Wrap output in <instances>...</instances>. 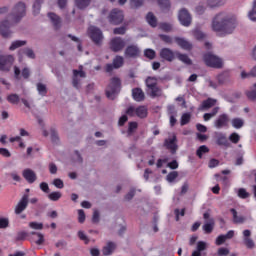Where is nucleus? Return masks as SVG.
I'll use <instances>...</instances> for the list:
<instances>
[{"label":"nucleus","mask_w":256,"mask_h":256,"mask_svg":"<svg viewBox=\"0 0 256 256\" xmlns=\"http://www.w3.org/2000/svg\"><path fill=\"white\" fill-rule=\"evenodd\" d=\"M239 25L237 16L233 13L222 11L217 13L211 22V29L218 37H227L233 35Z\"/></svg>","instance_id":"1"},{"label":"nucleus","mask_w":256,"mask_h":256,"mask_svg":"<svg viewBox=\"0 0 256 256\" xmlns=\"http://www.w3.org/2000/svg\"><path fill=\"white\" fill-rule=\"evenodd\" d=\"M27 15V6L23 2H18L12 8L10 15L7 20H3L0 22V34L5 39H9L11 35H13V31H11V25H15L23 19Z\"/></svg>","instance_id":"2"},{"label":"nucleus","mask_w":256,"mask_h":256,"mask_svg":"<svg viewBox=\"0 0 256 256\" xmlns=\"http://www.w3.org/2000/svg\"><path fill=\"white\" fill-rule=\"evenodd\" d=\"M203 61L207 67H212V69H223V59L211 52L203 55Z\"/></svg>","instance_id":"3"},{"label":"nucleus","mask_w":256,"mask_h":256,"mask_svg":"<svg viewBox=\"0 0 256 256\" xmlns=\"http://www.w3.org/2000/svg\"><path fill=\"white\" fill-rule=\"evenodd\" d=\"M121 91V80L119 78H112L109 86L106 89V96L108 99H115L117 94Z\"/></svg>","instance_id":"4"},{"label":"nucleus","mask_w":256,"mask_h":256,"mask_svg":"<svg viewBox=\"0 0 256 256\" xmlns=\"http://www.w3.org/2000/svg\"><path fill=\"white\" fill-rule=\"evenodd\" d=\"M146 87L150 91L151 97H161V88L157 87V78L148 77L146 79Z\"/></svg>","instance_id":"5"},{"label":"nucleus","mask_w":256,"mask_h":256,"mask_svg":"<svg viewBox=\"0 0 256 256\" xmlns=\"http://www.w3.org/2000/svg\"><path fill=\"white\" fill-rule=\"evenodd\" d=\"M88 36L92 39L95 45H101V43H103V32L95 26H90L88 28Z\"/></svg>","instance_id":"6"},{"label":"nucleus","mask_w":256,"mask_h":256,"mask_svg":"<svg viewBox=\"0 0 256 256\" xmlns=\"http://www.w3.org/2000/svg\"><path fill=\"white\" fill-rule=\"evenodd\" d=\"M127 115L130 117H139L140 119H145L147 117V107L145 106H130L127 111Z\"/></svg>","instance_id":"7"},{"label":"nucleus","mask_w":256,"mask_h":256,"mask_svg":"<svg viewBox=\"0 0 256 256\" xmlns=\"http://www.w3.org/2000/svg\"><path fill=\"white\" fill-rule=\"evenodd\" d=\"M13 63H15L13 55H0V71H11Z\"/></svg>","instance_id":"8"},{"label":"nucleus","mask_w":256,"mask_h":256,"mask_svg":"<svg viewBox=\"0 0 256 256\" xmlns=\"http://www.w3.org/2000/svg\"><path fill=\"white\" fill-rule=\"evenodd\" d=\"M124 19L125 15L123 14V11L117 8L113 9L108 15V21L112 23V25H120V23H123Z\"/></svg>","instance_id":"9"},{"label":"nucleus","mask_w":256,"mask_h":256,"mask_svg":"<svg viewBox=\"0 0 256 256\" xmlns=\"http://www.w3.org/2000/svg\"><path fill=\"white\" fill-rule=\"evenodd\" d=\"M231 122V118L228 114H220L214 121V127L216 129H225L229 127V123Z\"/></svg>","instance_id":"10"},{"label":"nucleus","mask_w":256,"mask_h":256,"mask_svg":"<svg viewBox=\"0 0 256 256\" xmlns=\"http://www.w3.org/2000/svg\"><path fill=\"white\" fill-rule=\"evenodd\" d=\"M124 55L126 59H135L141 55V50L138 45L132 44L126 47Z\"/></svg>","instance_id":"11"},{"label":"nucleus","mask_w":256,"mask_h":256,"mask_svg":"<svg viewBox=\"0 0 256 256\" xmlns=\"http://www.w3.org/2000/svg\"><path fill=\"white\" fill-rule=\"evenodd\" d=\"M178 19L181 25H183V27H189V25H191V21H192L191 14L185 8H182L179 11Z\"/></svg>","instance_id":"12"},{"label":"nucleus","mask_w":256,"mask_h":256,"mask_svg":"<svg viewBox=\"0 0 256 256\" xmlns=\"http://www.w3.org/2000/svg\"><path fill=\"white\" fill-rule=\"evenodd\" d=\"M110 49L114 51V53H119V51H123L125 49V40L121 37H115L110 41Z\"/></svg>","instance_id":"13"},{"label":"nucleus","mask_w":256,"mask_h":256,"mask_svg":"<svg viewBox=\"0 0 256 256\" xmlns=\"http://www.w3.org/2000/svg\"><path fill=\"white\" fill-rule=\"evenodd\" d=\"M28 205H29V195L24 194L15 207L16 215H21V213H23V211L27 209Z\"/></svg>","instance_id":"14"},{"label":"nucleus","mask_w":256,"mask_h":256,"mask_svg":"<svg viewBox=\"0 0 256 256\" xmlns=\"http://www.w3.org/2000/svg\"><path fill=\"white\" fill-rule=\"evenodd\" d=\"M165 147L171 151L172 154L177 153V136L175 134H171L169 138H167L164 142Z\"/></svg>","instance_id":"15"},{"label":"nucleus","mask_w":256,"mask_h":256,"mask_svg":"<svg viewBox=\"0 0 256 256\" xmlns=\"http://www.w3.org/2000/svg\"><path fill=\"white\" fill-rule=\"evenodd\" d=\"M124 63H125V59L123 58V56H116L113 59V63L112 64H107L106 65L107 73H111V71H113V69H121V66Z\"/></svg>","instance_id":"16"},{"label":"nucleus","mask_w":256,"mask_h":256,"mask_svg":"<svg viewBox=\"0 0 256 256\" xmlns=\"http://www.w3.org/2000/svg\"><path fill=\"white\" fill-rule=\"evenodd\" d=\"M79 77H81L82 79H85L86 77V74L81 67H80V70H73L72 84H73V87H75V89H79L81 87V79H79Z\"/></svg>","instance_id":"17"},{"label":"nucleus","mask_w":256,"mask_h":256,"mask_svg":"<svg viewBox=\"0 0 256 256\" xmlns=\"http://www.w3.org/2000/svg\"><path fill=\"white\" fill-rule=\"evenodd\" d=\"M22 176L26 179L27 183H35L37 181V174L29 168L23 170Z\"/></svg>","instance_id":"18"},{"label":"nucleus","mask_w":256,"mask_h":256,"mask_svg":"<svg viewBox=\"0 0 256 256\" xmlns=\"http://www.w3.org/2000/svg\"><path fill=\"white\" fill-rule=\"evenodd\" d=\"M160 57L161 59H164L165 61H173V59H175V53L169 49V48H163L160 51Z\"/></svg>","instance_id":"19"},{"label":"nucleus","mask_w":256,"mask_h":256,"mask_svg":"<svg viewBox=\"0 0 256 256\" xmlns=\"http://www.w3.org/2000/svg\"><path fill=\"white\" fill-rule=\"evenodd\" d=\"M217 105V99L208 98L207 100H204L199 107L200 111H207L211 109V107H215Z\"/></svg>","instance_id":"20"},{"label":"nucleus","mask_w":256,"mask_h":256,"mask_svg":"<svg viewBox=\"0 0 256 256\" xmlns=\"http://www.w3.org/2000/svg\"><path fill=\"white\" fill-rule=\"evenodd\" d=\"M235 236V231L230 230L227 232L226 235H220L216 238L215 244L216 245H223V243H225V241H227V239H233V237Z\"/></svg>","instance_id":"21"},{"label":"nucleus","mask_w":256,"mask_h":256,"mask_svg":"<svg viewBox=\"0 0 256 256\" xmlns=\"http://www.w3.org/2000/svg\"><path fill=\"white\" fill-rule=\"evenodd\" d=\"M216 143L221 147H226V148L231 147V142H229V139H227V136L223 133H219L217 135Z\"/></svg>","instance_id":"22"},{"label":"nucleus","mask_w":256,"mask_h":256,"mask_svg":"<svg viewBox=\"0 0 256 256\" xmlns=\"http://www.w3.org/2000/svg\"><path fill=\"white\" fill-rule=\"evenodd\" d=\"M243 236H244V245H246L248 249H253V247H255V242H253V239L249 238L251 237V230H244Z\"/></svg>","instance_id":"23"},{"label":"nucleus","mask_w":256,"mask_h":256,"mask_svg":"<svg viewBox=\"0 0 256 256\" xmlns=\"http://www.w3.org/2000/svg\"><path fill=\"white\" fill-rule=\"evenodd\" d=\"M202 229L204 233H213V229H215V219L210 218L204 222V225L202 226Z\"/></svg>","instance_id":"24"},{"label":"nucleus","mask_w":256,"mask_h":256,"mask_svg":"<svg viewBox=\"0 0 256 256\" xmlns=\"http://www.w3.org/2000/svg\"><path fill=\"white\" fill-rule=\"evenodd\" d=\"M132 97L134 101L141 102L145 100V93H143L141 88H134L132 90Z\"/></svg>","instance_id":"25"},{"label":"nucleus","mask_w":256,"mask_h":256,"mask_svg":"<svg viewBox=\"0 0 256 256\" xmlns=\"http://www.w3.org/2000/svg\"><path fill=\"white\" fill-rule=\"evenodd\" d=\"M175 42L177 43V45H179V47H181V49H185L186 51L191 50V48L193 47L190 42L187 41L185 38L176 37Z\"/></svg>","instance_id":"26"},{"label":"nucleus","mask_w":256,"mask_h":256,"mask_svg":"<svg viewBox=\"0 0 256 256\" xmlns=\"http://www.w3.org/2000/svg\"><path fill=\"white\" fill-rule=\"evenodd\" d=\"M206 5L210 9H217L218 7H223V5H225V0H206Z\"/></svg>","instance_id":"27"},{"label":"nucleus","mask_w":256,"mask_h":256,"mask_svg":"<svg viewBox=\"0 0 256 256\" xmlns=\"http://www.w3.org/2000/svg\"><path fill=\"white\" fill-rule=\"evenodd\" d=\"M19 57H23V55H26V57H28V59H35V51H33V49L31 48H23L21 50H19L18 52Z\"/></svg>","instance_id":"28"},{"label":"nucleus","mask_w":256,"mask_h":256,"mask_svg":"<svg viewBox=\"0 0 256 256\" xmlns=\"http://www.w3.org/2000/svg\"><path fill=\"white\" fill-rule=\"evenodd\" d=\"M48 17L56 29H59V27H61V18H59V16H57V14L49 13Z\"/></svg>","instance_id":"29"},{"label":"nucleus","mask_w":256,"mask_h":256,"mask_svg":"<svg viewBox=\"0 0 256 256\" xmlns=\"http://www.w3.org/2000/svg\"><path fill=\"white\" fill-rule=\"evenodd\" d=\"M116 247H117V245H115V243L108 242L102 250L103 255H111V253H113L115 251Z\"/></svg>","instance_id":"30"},{"label":"nucleus","mask_w":256,"mask_h":256,"mask_svg":"<svg viewBox=\"0 0 256 256\" xmlns=\"http://www.w3.org/2000/svg\"><path fill=\"white\" fill-rule=\"evenodd\" d=\"M6 101H8V103H10L11 105H19V101H21V98L19 97V94H9L6 97Z\"/></svg>","instance_id":"31"},{"label":"nucleus","mask_w":256,"mask_h":256,"mask_svg":"<svg viewBox=\"0 0 256 256\" xmlns=\"http://www.w3.org/2000/svg\"><path fill=\"white\" fill-rule=\"evenodd\" d=\"M146 21L150 25V27H156L157 26V17H155V14H153V12H149L146 15Z\"/></svg>","instance_id":"32"},{"label":"nucleus","mask_w":256,"mask_h":256,"mask_svg":"<svg viewBox=\"0 0 256 256\" xmlns=\"http://www.w3.org/2000/svg\"><path fill=\"white\" fill-rule=\"evenodd\" d=\"M231 125L234 129H241L243 125H245V120H243V118H233Z\"/></svg>","instance_id":"33"},{"label":"nucleus","mask_w":256,"mask_h":256,"mask_svg":"<svg viewBox=\"0 0 256 256\" xmlns=\"http://www.w3.org/2000/svg\"><path fill=\"white\" fill-rule=\"evenodd\" d=\"M24 45H27V41L25 40H16L13 41L9 47L10 51H15V49H19V47H24Z\"/></svg>","instance_id":"34"},{"label":"nucleus","mask_w":256,"mask_h":256,"mask_svg":"<svg viewBox=\"0 0 256 256\" xmlns=\"http://www.w3.org/2000/svg\"><path fill=\"white\" fill-rule=\"evenodd\" d=\"M230 212H231L232 215H233V221H234V223H239V224L245 223L246 218H245L244 216H238V215H237V210H235L234 208H232V209L230 210Z\"/></svg>","instance_id":"35"},{"label":"nucleus","mask_w":256,"mask_h":256,"mask_svg":"<svg viewBox=\"0 0 256 256\" xmlns=\"http://www.w3.org/2000/svg\"><path fill=\"white\" fill-rule=\"evenodd\" d=\"M36 89L38 91V94L41 95V97H45V95H47V85H45L41 82L37 83Z\"/></svg>","instance_id":"36"},{"label":"nucleus","mask_w":256,"mask_h":256,"mask_svg":"<svg viewBox=\"0 0 256 256\" xmlns=\"http://www.w3.org/2000/svg\"><path fill=\"white\" fill-rule=\"evenodd\" d=\"M246 95L250 101H256V83H254L251 89L246 92Z\"/></svg>","instance_id":"37"},{"label":"nucleus","mask_w":256,"mask_h":256,"mask_svg":"<svg viewBox=\"0 0 256 256\" xmlns=\"http://www.w3.org/2000/svg\"><path fill=\"white\" fill-rule=\"evenodd\" d=\"M78 9H87L91 5V0H75Z\"/></svg>","instance_id":"38"},{"label":"nucleus","mask_w":256,"mask_h":256,"mask_svg":"<svg viewBox=\"0 0 256 256\" xmlns=\"http://www.w3.org/2000/svg\"><path fill=\"white\" fill-rule=\"evenodd\" d=\"M176 57L179 59V61H182V63H185V65H191V58L187 56V54H181L176 53Z\"/></svg>","instance_id":"39"},{"label":"nucleus","mask_w":256,"mask_h":256,"mask_svg":"<svg viewBox=\"0 0 256 256\" xmlns=\"http://www.w3.org/2000/svg\"><path fill=\"white\" fill-rule=\"evenodd\" d=\"M217 113H219V107L213 108L212 112L204 114V121H210L211 119H213V117H215V115H217Z\"/></svg>","instance_id":"40"},{"label":"nucleus","mask_w":256,"mask_h":256,"mask_svg":"<svg viewBox=\"0 0 256 256\" xmlns=\"http://www.w3.org/2000/svg\"><path fill=\"white\" fill-rule=\"evenodd\" d=\"M248 18L250 21H256V0L252 3V9L248 12Z\"/></svg>","instance_id":"41"},{"label":"nucleus","mask_w":256,"mask_h":256,"mask_svg":"<svg viewBox=\"0 0 256 256\" xmlns=\"http://www.w3.org/2000/svg\"><path fill=\"white\" fill-rule=\"evenodd\" d=\"M228 139L231 143H234V145H237V143L241 141V136L237 134V132H233L232 134H230Z\"/></svg>","instance_id":"42"},{"label":"nucleus","mask_w":256,"mask_h":256,"mask_svg":"<svg viewBox=\"0 0 256 256\" xmlns=\"http://www.w3.org/2000/svg\"><path fill=\"white\" fill-rule=\"evenodd\" d=\"M204 153H209V148L205 145H202L198 148L196 155L201 159Z\"/></svg>","instance_id":"43"},{"label":"nucleus","mask_w":256,"mask_h":256,"mask_svg":"<svg viewBox=\"0 0 256 256\" xmlns=\"http://www.w3.org/2000/svg\"><path fill=\"white\" fill-rule=\"evenodd\" d=\"M28 226L30 227V229H34L35 231H42L43 229V223L39 222H30Z\"/></svg>","instance_id":"44"},{"label":"nucleus","mask_w":256,"mask_h":256,"mask_svg":"<svg viewBox=\"0 0 256 256\" xmlns=\"http://www.w3.org/2000/svg\"><path fill=\"white\" fill-rule=\"evenodd\" d=\"M43 0H36L33 5V13L34 15H39V12L41 11V3Z\"/></svg>","instance_id":"45"},{"label":"nucleus","mask_w":256,"mask_h":256,"mask_svg":"<svg viewBox=\"0 0 256 256\" xmlns=\"http://www.w3.org/2000/svg\"><path fill=\"white\" fill-rule=\"evenodd\" d=\"M29 234L25 231H20L16 234L15 241H25Z\"/></svg>","instance_id":"46"},{"label":"nucleus","mask_w":256,"mask_h":256,"mask_svg":"<svg viewBox=\"0 0 256 256\" xmlns=\"http://www.w3.org/2000/svg\"><path fill=\"white\" fill-rule=\"evenodd\" d=\"M177 177H179V173L177 171H173L167 175L166 179L168 183H173V181H175Z\"/></svg>","instance_id":"47"},{"label":"nucleus","mask_w":256,"mask_h":256,"mask_svg":"<svg viewBox=\"0 0 256 256\" xmlns=\"http://www.w3.org/2000/svg\"><path fill=\"white\" fill-rule=\"evenodd\" d=\"M61 197V192H52L48 195V199H50V201H59Z\"/></svg>","instance_id":"48"},{"label":"nucleus","mask_w":256,"mask_h":256,"mask_svg":"<svg viewBox=\"0 0 256 256\" xmlns=\"http://www.w3.org/2000/svg\"><path fill=\"white\" fill-rule=\"evenodd\" d=\"M189 121H191V114L189 113H184L181 117V121L180 124L183 125H187V123H189Z\"/></svg>","instance_id":"49"},{"label":"nucleus","mask_w":256,"mask_h":256,"mask_svg":"<svg viewBox=\"0 0 256 256\" xmlns=\"http://www.w3.org/2000/svg\"><path fill=\"white\" fill-rule=\"evenodd\" d=\"M52 185H54V187H56L57 189H63V187H65L63 180H61L60 178L54 179Z\"/></svg>","instance_id":"50"},{"label":"nucleus","mask_w":256,"mask_h":256,"mask_svg":"<svg viewBox=\"0 0 256 256\" xmlns=\"http://www.w3.org/2000/svg\"><path fill=\"white\" fill-rule=\"evenodd\" d=\"M161 9H169L171 7V2L169 0H158Z\"/></svg>","instance_id":"51"},{"label":"nucleus","mask_w":256,"mask_h":256,"mask_svg":"<svg viewBox=\"0 0 256 256\" xmlns=\"http://www.w3.org/2000/svg\"><path fill=\"white\" fill-rule=\"evenodd\" d=\"M237 195L238 197H240V199H247V197H249V194L247 190H245V188H239L237 191Z\"/></svg>","instance_id":"52"},{"label":"nucleus","mask_w":256,"mask_h":256,"mask_svg":"<svg viewBox=\"0 0 256 256\" xmlns=\"http://www.w3.org/2000/svg\"><path fill=\"white\" fill-rule=\"evenodd\" d=\"M78 237L81 241H84L85 245H88L89 237H87V234H85L84 231L82 230L78 231Z\"/></svg>","instance_id":"53"},{"label":"nucleus","mask_w":256,"mask_h":256,"mask_svg":"<svg viewBox=\"0 0 256 256\" xmlns=\"http://www.w3.org/2000/svg\"><path fill=\"white\" fill-rule=\"evenodd\" d=\"M55 247L57 249H67V241L65 240H58L56 243H55Z\"/></svg>","instance_id":"54"},{"label":"nucleus","mask_w":256,"mask_h":256,"mask_svg":"<svg viewBox=\"0 0 256 256\" xmlns=\"http://www.w3.org/2000/svg\"><path fill=\"white\" fill-rule=\"evenodd\" d=\"M216 79H217L219 85H223V83H225V81H227V74L226 73L218 74L216 76Z\"/></svg>","instance_id":"55"},{"label":"nucleus","mask_w":256,"mask_h":256,"mask_svg":"<svg viewBox=\"0 0 256 256\" xmlns=\"http://www.w3.org/2000/svg\"><path fill=\"white\" fill-rule=\"evenodd\" d=\"M144 55L148 59H155V50H153V49H146L144 51Z\"/></svg>","instance_id":"56"},{"label":"nucleus","mask_w":256,"mask_h":256,"mask_svg":"<svg viewBox=\"0 0 256 256\" xmlns=\"http://www.w3.org/2000/svg\"><path fill=\"white\" fill-rule=\"evenodd\" d=\"M73 159L75 163H83V157H81V153H79V151H74Z\"/></svg>","instance_id":"57"},{"label":"nucleus","mask_w":256,"mask_h":256,"mask_svg":"<svg viewBox=\"0 0 256 256\" xmlns=\"http://www.w3.org/2000/svg\"><path fill=\"white\" fill-rule=\"evenodd\" d=\"M205 249H207V243L203 242V241H199L197 243V250L199 253H201V251H205Z\"/></svg>","instance_id":"58"},{"label":"nucleus","mask_w":256,"mask_h":256,"mask_svg":"<svg viewBox=\"0 0 256 256\" xmlns=\"http://www.w3.org/2000/svg\"><path fill=\"white\" fill-rule=\"evenodd\" d=\"M240 77L241 79H251L253 78L252 74H251V70L249 72L242 70L240 73Z\"/></svg>","instance_id":"59"},{"label":"nucleus","mask_w":256,"mask_h":256,"mask_svg":"<svg viewBox=\"0 0 256 256\" xmlns=\"http://www.w3.org/2000/svg\"><path fill=\"white\" fill-rule=\"evenodd\" d=\"M194 37H195V39H197L198 41H201V40H203V38L205 37V34H204L202 31H200V30H195V31H194Z\"/></svg>","instance_id":"60"},{"label":"nucleus","mask_w":256,"mask_h":256,"mask_svg":"<svg viewBox=\"0 0 256 256\" xmlns=\"http://www.w3.org/2000/svg\"><path fill=\"white\" fill-rule=\"evenodd\" d=\"M40 189H41V191H43V193H49L50 192L49 184H47V182H41L40 183Z\"/></svg>","instance_id":"61"},{"label":"nucleus","mask_w":256,"mask_h":256,"mask_svg":"<svg viewBox=\"0 0 256 256\" xmlns=\"http://www.w3.org/2000/svg\"><path fill=\"white\" fill-rule=\"evenodd\" d=\"M167 109H168V114L171 116V115H173V116H177V109L175 108V105H169L168 107H167Z\"/></svg>","instance_id":"62"},{"label":"nucleus","mask_w":256,"mask_h":256,"mask_svg":"<svg viewBox=\"0 0 256 256\" xmlns=\"http://www.w3.org/2000/svg\"><path fill=\"white\" fill-rule=\"evenodd\" d=\"M78 221L79 223H85V211L78 210Z\"/></svg>","instance_id":"63"},{"label":"nucleus","mask_w":256,"mask_h":256,"mask_svg":"<svg viewBox=\"0 0 256 256\" xmlns=\"http://www.w3.org/2000/svg\"><path fill=\"white\" fill-rule=\"evenodd\" d=\"M227 255H229V249L227 248L218 249V256H227Z\"/></svg>","instance_id":"64"}]
</instances>
